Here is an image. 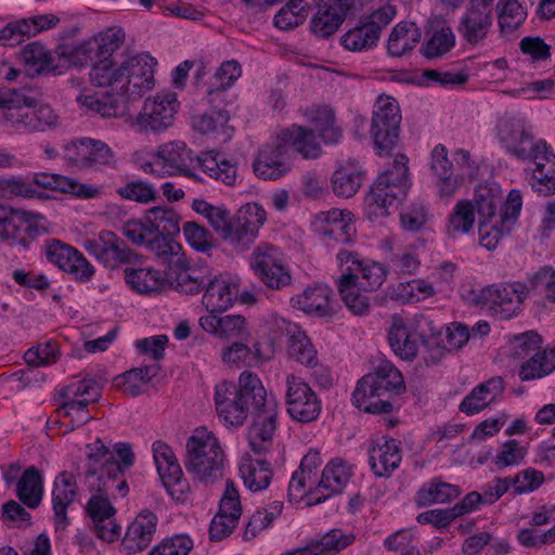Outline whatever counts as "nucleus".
<instances>
[{"instance_id":"nucleus-1","label":"nucleus","mask_w":555,"mask_h":555,"mask_svg":"<svg viewBox=\"0 0 555 555\" xmlns=\"http://www.w3.org/2000/svg\"><path fill=\"white\" fill-rule=\"evenodd\" d=\"M206 154L202 152L193 158V152L184 141L171 140L157 146L152 160H144L138 156L135 162L144 173L158 179L183 176L197 182H204Z\"/></svg>"},{"instance_id":"nucleus-2","label":"nucleus","mask_w":555,"mask_h":555,"mask_svg":"<svg viewBox=\"0 0 555 555\" xmlns=\"http://www.w3.org/2000/svg\"><path fill=\"white\" fill-rule=\"evenodd\" d=\"M405 391L402 374L388 361L382 362L374 373L364 375L352 393V402L366 413L380 414L392 411V396Z\"/></svg>"},{"instance_id":"nucleus-3","label":"nucleus","mask_w":555,"mask_h":555,"mask_svg":"<svg viewBox=\"0 0 555 555\" xmlns=\"http://www.w3.org/2000/svg\"><path fill=\"white\" fill-rule=\"evenodd\" d=\"M60 126L59 114L49 105H34V100L0 91V127L17 132H43Z\"/></svg>"},{"instance_id":"nucleus-4","label":"nucleus","mask_w":555,"mask_h":555,"mask_svg":"<svg viewBox=\"0 0 555 555\" xmlns=\"http://www.w3.org/2000/svg\"><path fill=\"white\" fill-rule=\"evenodd\" d=\"M85 483L89 491L108 495H127L129 488L115 455L101 439L87 446Z\"/></svg>"},{"instance_id":"nucleus-5","label":"nucleus","mask_w":555,"mask_h":555,"mask_svg":"<svg viewBox=\"0 0 555 555\" xmlns=\"http://www.w3.org/2000/svg\"><path fill=\"white\" fill-rule=\"evenodd\" d=\"M410 186L408 157L399 154L393 159L392 167L380 173L371 188L367 201L380 209V215H389L405 196Z\"/></svg>"},{"instance_id":"nucleus-6","label":"nucleus","mask_w":555,"mask_h":555,"mask_svg":"<svg viewBox=\"0 0 555 555\" xmlns=\"http://www.w3.org/2000/svg\"><path fill=\"white\" fill-rule=\"evenodd\" d=\"M178 108L176 93L160 92L144 101L138 115L130 117L129 125L140 133H160L173 125Z\"/></svg>"},{"instance_id":"nucleus-7","label":"nucleus","mask_w":555,"mask_h":555,"mask_svg":"<svg viewBox=\"0 0 555 555\" xmlns=\"http://www.w3.org/2000/svg\"><path fill=\"white\" fill-rule=\"evenodd\" d=\"M396 12L393 5L386 4L362 16L353 28L341 36V44L349 51L373 49L379 41L382 30L395 18Z\"/></svg>"},{"instance_id":"nucleus-8","label":"nucleus","mask_w":555,"mask_h":555,"mask_svg":"<svg viewBox=\"0 0 555 555\" xmlns=\"http://www.w3.org/2000/svg\"><path fill=\"white\" fill-rule=\"evenodd\" d=\"M401 112L391 96H379L372 116L371 134L378 153L388 154L398 143Z\"/></svg>"},{"instance_id":"nucleus-9","label":"nucleus","mask_w":555,"mask_h":555,"mask_svg":"<svg viewBox=\"0 0 555 555\" xmlns=\"http://www.w3.org/2000/svg\"><path fill=\"white\" fill-rule=\"evenodd\" d=\"M82 246L90 255L108 269H116L122 264L133 263L139 257L122 238L107 230L101 231L94 237L86 238Z\"/></svg>"},{"instance_id":"nucleus-10","label":"nucleus","mask_w":555,"mask_h":555,"mask_svg":"<svg viewBox=\"0 0 555 555\" xmlns=\"http://www.w3.org/2000/svg\"><path fill=\"white\" fill-rule=\"evenodd\" d=\"M64 157L80 170H99L115 164V154L103 141L91 138L73 140L64 146Z\"/></svg>"},{"instance_id":"nucleus-11","label":"nucleus","mask_w":555,"mask_h":555,"mask_svg":"<svg viewBox=\"0 0 555 555\" xmlns=\"http://www.w3.org/2000/svg\"><path fill=\"white\" fill-rule=\"evenodd\" d=\"M90 492L91 496L87 502L86 513L91 519L95 535L107 543L117 541L121 528L116 521V508L111 502L117 495H108L96 491Z\"/></svg>"},{"instance_id":"nucleus-12","label":"nucleus","mask_w":555,"mask_h":555,"mask_svg":"<svg viewBox=\"0 0 555 555\" xmlns=\"http://www.w3.org/2000/svg\"><path fill=\"white\" fill-rule=\"evenodd\" d=\"M525 287L520 284H498L481 289L479 302L501 319L515 315L525 297Z\"/></svg>"},{"instance_id":"nucleus-13","label":"nucleus","mask_w":555,"mask_h":555,"mask_svg":"<svg viewBox=\"0 0 555 555\" xmlns=\"http://www.w3.org/2000/svg\"><path fill=\"white\" fill-rule=\"evenodd\" d=\"M289 144L280 133L272 143L264 145L253 164L254 172L263 180H276L291 169Z\"/></svg>"},{"instance_id":"nucleus-14","label":"nucleus","mask_w":555,"mask_h":555,"mask_svg":"<svg viewBox=\"0 0 555 555\" xmlns=\"http://www.w3.org/2000/svg\"><path fill=\"white\" fill-rule=\"evenodd\" d=\"M287 412L293 420L301 423L314 421L321 404L308 384L295 376L287 377Z\"/></svg>"},{"instance_id":"nucleus-15","label":"nucleus","mask_w":555,"mask_h":555,"mask_svg":"<svg viewBox=\"0 0 555 555\" xmlns=\"http://www.w3.org/2000/svg\"><path fill=\"white\" fill-rule=\"evenodd\" d=\"M242 515L240 494L233 481L227 480L225 489L219 502V509L210 520V540L229 537Z\"/></svg>"},{"instance_id":"nucleus-16","label":"nucleus","mask_w":555,"mask_h":555,"mask_svg":"<svg viewBox=\"0 0 555 555\" xmlns=\"http://www.w3.org/2000/svg\"><path fill=\"white\" fill-rule=\"evenodd\" d=\"M46 256L50 262L78 280L88 281L94 274V268L81 253L59 240L47 241Z\"/></svg>"},{"instance_id":"nucleus-17","label":"nucleus","mask_w":555,"mask_h":555,"mask_svg":"<svg viewBox=\"0 0 555 555\" xmlns=\"http://www.w3.org/2000/svg\"><path fill=\"white\" fill-rule=\"evenodd\" d=\"M238 395L236 384L231 380H222L215 386V406L218 418L224 426H242L248 414Z\"/></svg>"},{"instance_id":"nucleus-18","label":"nucleus","mask_w":555,"mask_h":555,"mask_svg":"<svg viewBox=\"0 0 555 555\" xmlns=\"http://www.w3.org/2000/svg\"><path fill=\"white\" fill-rule=\"evenodd\" d=\"M128 64L121 96L129 100L141 98L155 87L154 69L157 63L147 54H138L128 57Z\"/></svg>"},{"instance_id":"nucleus-19","label":"nucleus","mask_w":555,"mask_h":555,"mask_svg":"<svg viewBox=\"0 0 555 555\" xmlns=\"http://www.w3.org/2000/svg\"><path fill=\"white\" fill-rule=\"evenodd\" d=\"M337 259L341 266L348 264L343 273H351L364 292L378 289L386 280L387 270L382 263L360 260L348 250H340Z\"/></svg>"},{"instance_id":"nucleus-20","label":"nucleus","mask_w":555,"mask_h":555,"mask_svg":"<svg viewBox=\"0 0 555 555\" xmlns=\"http://www.w3.org/2000/svg\"><path fill=\"white\" fill-rule=\"evenodd\" d=\"M152 451L164 487L173 499L181 500L183 494L181 488L182 469L171 447L162 440H157L153 443Z\"/></svg>"},{"instance_id":"nucleus-21","label":"nucleus","mask_w":555,"mask_h":555,"mask_svg":"<svg viewBox=\"0 0 555 555\" xmlns=\"http://www.w3.org/2000/svg\"><path fill=\"white\" fill-rule=\"evenodd\" d=\"M266 220V210L259 204L248 203L243 205L234 215L235 250L248 249Z\"/></svg>"},{"instance_id":"nucleus-22","label":"nucleus","mask_w":555,"mask_h":555,"mask_svg":"<svg viewBox=\"0 0 555 555\" xmlns=\"http://www.w3.org/2000/svg\"><path fill=\"white\" fill-rule=\"evenodd\" d=\"M498 134L507 151L518 159H527L532 146L533 137L520 119L504 117L499 121Z\"/></svg>"},{"instance_id":"nucleus-23","label":"nucleus","mask_w":555,"mask_h":555,"mask_svg":"<svg viewBox=\"0 0 555 555\" xmlns=\"http://www.w3.org/2000/svg\"><path fill=\"white\" fill-rule=\"evenodd\" d=\"M351 212L332 209L317 215L313 227L321 236L337 243L351 242L356 228L351 224Z\"/></svg>"},{"instance_id":"nucleus-24","label":"nucleus","mask_w":555,"mask_h":555,"mask_svg":"<svg viewBox=\"0 0 555 555\" xmlns=\"http://www.w3.org/2000/svg\"><path fill=\"white\" fill-rule=\"evenodd\" d=\"M278 412L274 405L261 409L254 414L253 422L248 427L247 439L251 450L256 454L267 452L273 441L276 429Z\"/></svg>"},{"instance_id":"nucleus-25","label":"nucleus","mask_w":555,"mask_h":555,"mask_svg":"<svg viewBox=\"0 0 555 555\" xmlns=\"http://www.w3.org/2000/svg\"><path fill=\"white\" fill-rule=\"evenodd\" d=\"M128 57L118 62L116 60H98L91 67L90 81L101 88H107L113 93L121 96L125 88Z\"/></svg>"},{"instance_id":"nucleus-26","label":"nucleus","mask_w":555,"mask_h":555,"mask_svg":"<svg viewBox=\"0 0 555 555\" xmlns=\"http://www.w3.org/2000/svg\"><path fill=\"white\" fill-rule=\"evenodd\" d=\"M208 430L206 427H197L186 441V454L184 466L189 474L201 481L208 477Z\"/></svg>"},{"instance_id":"nucleus-27","label":"nucleus","mask_w":555,"mask_h":555,"mask_svg":"<svg viewBox=\"0 0 555 555\" xmlns=\"http://www.w3.org/2000/svg\"><path fill=\"white\" fill-rule=\"evenodd\" d=\"M41 219L40 215L30 211L13 210V215L0 232V242L11 246H27L28 238L36 233L35 227Z\"/></svg>"},{"instance_id":"nucleus-28","label":"nucleus","mask_w":555,"mask_h":555,"mask_svg":"<svg viewBox=\"0 0 555 555\" xmlns=\"http://www.w3.org/2000/svg\"><path fill=\"white\" fill-rule=\"evenodd\" d=\"M77 494V483L74 475L62 472L54 480L52 504L54 521L57 529H65L68 525L67 508L74 503Z\"/></svg>"},{"instance_id":"nucleus-29","label":"nucleus","mask_w":555,"mask_h":555,"mask_svg":"<svg viewBox=\"0 0 555 555\" xmlns=\"http://www.w3.org/2000/svg\"><path fill=\"white\" fill-rule=\"evenodd\" d=\"M157 517L150 511L141 512L129 525L122 539V547L128 554L138 553L146 548L154 537Z\"/></svg>"},{"instance_id":"nucleus-30","label":"nucleus","mask_w":555,"mask_h":555,"mask_svg":"<svg viewBox=\"0 0 555 555\" xmlns=\"http://www.w3.org/2000/svg\"><path fill=\"white\" fill-rule=\"evenodd\" d=\"M493 13L467 5L457 25L460 36L470 44L483 41L492 26Z\"/></svg>"},{"instance_id":"nucleus-31","label":"nucleus","mask_w":555,"mask_h":555,"mask_svg":"<svg viewBox=\"0 0 555 555\" xmlns=\"http://www.w3.org/2000/svg\"><path fill=\"white\" fill-rule=\"evenodd\" d=\"M331 291L325 285L307 287L301 294L292 297L294 308L317 318H331L335 314L330 305Z\"/></svg>"},{"instance_id":"nucleus-32","label":"nucleus","mask_w":555,"mask_h":555,"mask_svg":"<svg viewBox=\"0 0 555 555\" xmlns=\"http://www.w3.org/2000/svg\"><path fill=\"white\" fill-rule=\"evenodd\" d=\"M504 391V380L496 376L476 386L460 403V411L474 415L489 406Z\"/></svg>"},{"instance_id":"nucleus-33","label":"nucleus","mask_w":555,"mask_h":555,"mask_svg":"<svg viewBox=\"0 0 555 555\" xmlns=\"http://www.w3.org/2000/svg\"><path fill=\"white\" fill-rule=\"evenodd\" d=\"M158 372L157 364L131 369L115 377L114 387L128 397H138L149 389Z\"/></svg>"},{"instance_id":"nucleus-34","label":"nucleus","mask_w":555,"mask_h":555,"mask_svg":"<svg viewBox=\"0 0 555 555\" xmlns=\"http://www.w3.org/2000/svg\"><path fill=\"white\" fill-rule=\"evenodd\" d=\"M124 273L130 288L144 295L162 291L167 282V278L152 266L126 268Z\"/></svg>"},{"instance_id":"nucleus-35","label":"nucleus","mask_w":555,"mask_h":555,"mask_svg":"<svg viewBox=\"0 0 555 555\" xmlns=\"http://www.w3.org/2000/svg\"><path fill=\"white\" fill-rule=\"evenodd\" d=\"M337 288L343 302L352 314L364 315L370 312L371 299L367 292L362 291L351 273H341L337 280Z\"/></svg>"},{"instance_id":"nucleus-36","label":"nucleus","mask_w":555,"mask_h":555,"mask_svg":"<svg viewBox=\"0 0 555 555\" xmlns=\"http://www.w3.org/2000/svg\"><path fill=\"white\" fill-rule=\"evenodd\" d=\"M210 335L228 343L249 337L246 319L241 314L218 315L210 312Z\"/></svg>"},{"instance_id":"nucleus-37","label":"nucleus","mask_w":555,"mask_h":555,"mask_svg":"<svg viewBox=\"0 0 555 555\" xmlns=\"http://www.w3.org/2000/svg\"><path fill=\"white\" fill-rule=\"evenodd\" d=\"M238 395L242 397L243 405L246 408L247 414L253 412L254 414L260 412L261 409H268L273 404L267 400V390L263 387L260 378L251 372H243L238 378V385H236Z\"/></svg>"},{"instance_id":"nucleus-38","label":"nucleus","mask_w":555,"mask_h":555,"mask_svg":"<svg viewBox=\"0 0 555 555\" xmlns=\"http://www.w3.org/2000/svg\"><path fill=\"white\" fill-rule=\"evenodd\" d=\"M351 476L350 468L341 461L334 460L323 469L321 480L317 486L314 503H320L335 493H339Z\"/></svg>"},{"instance_id":"nucleus-39","label":"nucleus","mask_w":555,"mask_h":555,"mask_svg":"<svg viewBox=\"0 0 555 555\" xmlns=\"http://www.w3.org/2000/svg\"><path fill=\"white\" fill-rule=\"evenodd\" d=\"M34 182L44 189L70 193L83 198H92L99 194L95 186L81 184L76 180L56 173L38 172L34 176Z\"/></svg>"},{"instance_id":"nucleus-40","label":"nucleus","mask_w":555,"mask_h":555,"mask_svg":"<svg viewBox=\"0 0 555 555\" xmlns=\"http://www.w3.org/2000/svg\"><path fill=\"white\" fill-rule=\"evenodd\" d=\"M422 33L413 22L397 24L388 38L387 51L391 56H402L413 50L421 40Z\"/></svg>"},{"instance_id":"nucleus-41","label":"nucleus","mask_w":555,"mask_h":555,"mask_svg":"<svg viewBox=\"0 0 555 555\" xmlns=\"http://www.w3.org/2000/svg\"><path fill=\"white\" fill-rule=\"evenodd\" d=\"M16 496L28 508H37L43 496V480L37 467L26 468L16 483Z\"/></svg>"},{"instance_id":"nucleus-42","label":"nucleus","mask_w":555,"mask_h":555,"mask_svg":"<svg viewBox=\"0 0 555 555\" xmlns=\"http://www.w3.org/2000/svg\"><path fill=\"white\" fill-rule=\"evenodd\" d=\"M76 101L87 113H94L102 117H118L125 114V106L119 98L111 93L102 95L95 93H80Z\"/></svg>"},{"instance_id":"nucleus-43","label":"nucleus","mask_w":555,"mask_h":555,"mask_svg":"<svg viewBox=\"0 0 555 555\" xmlns=\"http://www.w3.org/2000/svg\"><path fill=\"white\" fill-rule=\"evenodd\" d=\"M401 462V452L396 440H385L370 450V464L376 476H386Z\"/></svg>"},{"instance_id":"nucleus-44","label":"nucleus","mask_w":555,"mask_h":555,"mask_svg":"<svg viewBox=\"0 0 555 555\" xmlns=\"http://www.w3.org/2000/svg\"><path fill=\"white\" fill-rule=\"evenodd\" d=\"M237 293L238 284L227 274L210 280V312L220 313L230 308Z\"/></svg>"},{"instance_id":"nucleus-45","label":"nucleus","mask_w":555,"mask_h":555,"mask_svg":"<svg viewBox=\"0 0 555 555\" xmlns=\"http://www.w3.org/2000/svg\"><path fill=\"white\" fill-rule=\"evenodd\" d=\"M281 134L285 143L289 144L291 153L295 150L304 158H317L321 153L313 131L308 128L293 126L291 129L283 130Z\"/></svg>"},{"instance_id":"nucleus-46","label":"nucleus","mask_w":555,"mask_h":555,"mask_svg":"<svg viewBox=\"0 0 555 555\" xmlns=\"http://www.w3.org/2000/svg\"><path fill=\"white\" fill-rule=\"evenodd\" d=\"M21 59L30 76L55 69L51 52L39 42L27 44L21 52Z\"/></svg>"},{"instance_id":"nucleus-47","label":"nucleus","mask_w":555,"mask_h":555,"mask_svg":"<svg viewBox=\"0 0 555 555\" xmlns=\"http://www.w3.org/2000/svg\"><path fill=\"white\" fill-rule=\"evenodd\" d=\"M431 169L439 178V191L442 196H451L456 188V178L452 172V164L448 159L447 149L437 145L431 152Z\"/></svg>"},{"instance_id":"nucleus-48","label":"nucleus","mask_w":555,"mask_h":555,"mask_svg":"<svg viewBox=\"0 0 555 555\" xmlns=\"http://www.w3.org/2000/svg\"><path fill=\"white\" fill-rule=\"evenodd\" d=\"M354 540L353 534H345L339 529H333L325 533L320 540L311 541L302 547L301 554L327 555L336 553L350 545Z\"/></svg>"},{"instance_id":"nucleus-49","label":"nucleus","mask_w":555,"mask_h":555,"mask_svg":"<svg viewBox=\"0 0 555 555\" xmlns=\"http://www.w3.org/2000/svg\"><path fill=\"white\" fill-rule=\"evenodd\" d=\"M473 203L474 212L479 219L492 220L495 217L496 208L503 204L502 192L496 186L478 185L475 189Z\"/></svg>"},{"instance_id":"nucleus-50","label":"nucleus","mask_w":555,"mask_h":555,"mask_svg":"<svg viewBox=\"0 0 555 555\" xmlns=\"http://www.w3.org/2000/svg\"><path fill=\"white\" fill-rule=\"evenodd\" d=\"M125 41V33L121 28L111 27L91 37V47L94 48L95 61L115 60L114 54Z\"/></svg>"},{"instance_id":"nucleus-51","label":"nucleus","mask_w":555,"mask_h":555,"mask_svg":"<svg viewBox=\"0 0 555 555\" xmlns=\"http://www.w3.org/2000/svg\"><path fill=\"white\" fill-rule=\"evenodd\" d=\"M244 483L251 491L266 489L272 478L270 464L263 460H246L240 465Z\"/></svg>"},{"instance_id":"nucleus-52","label":"nucleus","mask_w":555,"mask_h":555,"mask_svg":"<svg viewBox=\"0 0 555 555\" xmlns=\"http://www.w3.org/2000/svg\"><path fill=\"white\" fill-rule=\"evenodd\" d=\"M330 3L321 0L311 21V30L320 38H328L335 34L344 22L343 14L337 13Z\"/></svg>"},{"instance_id":"nucleus-53","label":"nucleus","mask_w":555,"mask_h":555,"mask_svg":"<svg viewBox=\"0 0 555 555\" xmlns=\"http://www.w3.org/2000/svg\"><path fill=\"white\" fill-rule=\"evenodd\" d=\"M145 216L149 224L153 225L152 231L154 232V236L158 234L172 236L180 231V216L170 207H153L146 211Z\"/></svg>"},{"instance_id":"nucleus-54","label":"nucleus","mask_w":555,"mask_h":555,"mask_svg":"<svg viewBox=\"0 0 555 555\" xmlns=\"http://www.w3.org/2000/svg\"><path fill=\"white\" fill-rule=\"evenodd\" d=\"M460 490L456 486L443 481L433 480L425 483L416 494L415 502L418 506H427L451 501L457 498Z\"/></svg>"},{"instance_id":"nucleus-55","label":"nucleus","mask_w":555,"mask_h":555,"mask_svg":"<svg viewBox=\"0 0 555 555\" xmlns=\"http://www.w3.org/2000/svg\"><path fill=\"white\" fill-rule=\"evenodd\" d=\"M389 344L393 352L403 360H413L417 354V338L408 332L401 321H396L390 328Z\"/></svg>"},{"instance_id":"nucleus-56","label":"nucleus","mask_w":555,"mask_h":555,"mask_svg":"<svg viewBox=\"0 0 555 555\" xmlns=\"http://www.w3.org/2000/svg\"><path fill=\"white\" fill-rule=\"evenodd\" d=\"M496 11L500 29L504 34L515 31L527 18V10L518 0H499Z\"/></svg>"},{"instance_id":"nucleus-57","label":"nucleus","mask_w":555,"mask_h":555,"mask_svg":"<svg viewBox=\"0 0 555 555\" xmlns=\"http://www.w3.org/2000/svg\"><path fill=\"white\" fill-rule=\"evenodd\" d=\"M362 183V173L353 165L338 168L332 177L333 191L336 195L349 198L353 196Z\"/></svg>"},{"instance_id":"nucleus-58","label":"nucleus","mask_w":555,"mask_h":555,"mask_svg":"<svg viewBox=\"0 0 555 555\" xmlns=\"http://www.w3.org/2000/svg\"><path fill=\"white\" fill-rule=\"evenodd\" d=\"M145 245L168 267V271H172L176 266L184 264V256L179 253L180 246L167 240L166 235H155Z\"/></svg>"},{"instance_id":"nucleus-59","label":"nucleus","mask_w":555,"mask_h":555,"mask_svg":"<svg viewBox=\"0 0 555 555\" xmlns=\"http://www.w3.org/2000/svg\"><path fill=\"white\" fill-rule=\"evenodd\" d=\"M475 224V212L470 201H459L449 217L447 232L449 236L456 237L468 233Z\"/></svg>"},{"instance_id":"nucleus-60","label":"nucleus","mask_w":555,"mask_h":555,"mask_svg":"<svg viewBox=\"0 0 555 555\" xmlns=\"http://www.w3.org/2000/svg\"><path fill=\"white\" fill-rule=\"evenodd\" d=\"M234 216L222 206L210 205V228L218 240L228 243L235 249V223Z\"/></svg>"},{"instance_id":"nucleus-61","label":"nucleus","mask_w":555,"mask_h":555,"mask_svg":"<svg viewBox=\"0 0 555 555\" xmlns=\"http://www.w3.org/2000/svg\"><path fill=\"white\" fill-rule=\"evenodd\" d=\"M455 43L451 27L442 26L428 33V38L422 47V53L427 59H435L449 52Z\"/></svg>"},{"instance_id":"nucleus-62","label":"nucleus","mask_w":555,"mask_h":555,"mask_svg":"<svg viewBox=\"0 0 555 555\" xmlns=\"http://www.w3.org/2000/svg\"><path fill=\"white\" fill-rule=\"evenodd\" d=\"M167 281L175 289L185 295L197 294L204 286V278L195 275V271H189L185 261L183 266H176L172 271H168Z\"/></svg>"},{"instance_id":"nucleus-63","label":"nucleus","mask_w":555,"mask_h":555,"mask_svg":"<svg viewBox=\"0 0 555 555\" xmlns=\"http://www.w3.org/2000/svg\"><path fill=\"white\" fill-rule=\"evenodd\" d=\"M555 370V361L545 349L534 352L526 360L519 371L521 380L541 378Z\"/></svg>"},{"instance_id":"nucleus-64","label":"nucleus","mask_w":555,"mask_h":555,"mask_svg":"<svg viewBox=\"0 0 555 555\" xmlns=\"http://www.w3.org/2000/svg\"><path fill=\"white\" fill-rule=\"evenodd\" d=\"M320 137L326 143H336L341 138V130L336 125L334 111L328 106L317 108L310 118Z\"/></svg>"}]
</instances>
